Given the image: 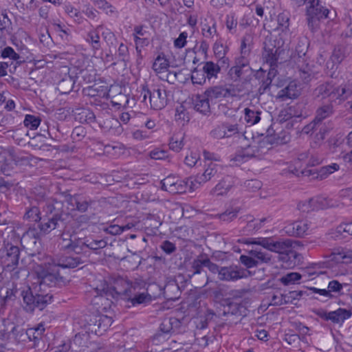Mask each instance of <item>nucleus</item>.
Segmentation results:
<instances>
[{
  "mask_svg": "<svg viewBox=\"0 0 352 352\" xmlns=\"http://www.w3.org/2000/svg\"><path fill=\"white\" fill-rule=\"evenodd\" d=\"M44 215L38 224V232L33 234L34 238L40 239L56 229L63 228L71 217L64 202L57 199L46 201L43 206Z\"/></svg>",
  "mask_w": 352,
  "mask_h": 352,
  "instance_id": "1",
  "label": "nucleus"
},
{
  "mask_svg": "<svg viewBox=\"0 0 352 352\" xmlns=\"http://www.w3.org/2000/svg\"><path fill=\"white\" fill-rule=\"evenodd\" d=\"M18 297L23 299V307L27 312H33L36 309L43 310L50 302L51 296L41 291L40 287H30L21 286L19 288L12 283V287L7 288L6 295L3 296V303L14 300Z\"/></svg>",
  "mask_w": 352,
  "mask_h": 352,
  "instance_id": "2",
  "label": "nucleus"
},
{
  "mask_svg": "<svg viewBox=\"0 0 352 352\" xmlns=\"http://www.w3.org/2000/svg\"><path fill=\"white\" fill-rule=\"evenodd\" d=\"M249 243L260 245L270 251L279 253L280 255V259L284 263H285V266L288 267L295 266L296 260H298L300 256V254L291 250L293 241L289 239L274 240L272 238L261 237L253 239Z\"/></svg>",
  "mask_w": 352,
  "mask_h": 352,
  "instance_id": "3",
  "label": "nucleus"
},
{
  "mask_svg": "<svg viewBox=\"0 0 352 352\" xmlns=\"http://www.w3.org/2000/svg\"><path fill=\"white\" fill-rule=\"evenodd\" d=\"M62 270L54 262L49 263L48 265L37 272L38 283L34 285L33 287H40L41 291L48 296H51L49 305L53 301V295L47 292L43 287H54L61 289L67 286L69 282L67 277L65 276Z\"/></svg>",
  "mask_w": 352,
  "mask_h": 352,
  "instance_id": "4",
  "label": "nucleus"
},
{
  "mask_svg": "<svg viewBox=\"0 0 352 352\" xmlns=\"http://www.w3.org/2000/svg\"><path fill=\"white\" fill-rule=\"evenodd\" d=\"M352 95V89L346 85H338L333 81L318 85L314 91V98L319 100L328 99V102L340 104Z\"/></svg>",
  "mask_w": 352,
  "mask_h": 352,
  "instance_id": "5",
  "label": "nucleus"
},
{
  "mask_svg": "<svg viewBox=\"0 0 352 352\" xmlns=\"http://www.w3.org/2000/svg\"><path fill=\"white\" fill-rule=\"evenodd\" d=\"M141 88L140 97L142 98V102L146 106L149 104L152 109L160 110L167 105V93L164 86H153L148 88V85L144 84Z\"/></svg>",
  "mask_w": 352,
  "mask_h": 352,
  "instance_id": "6",
  "label": "nucleus"
},
{
  "mask_svg": "<svg viewBox=\"0 0 352 352\" xmlns=\"http://www.w3.org/2000/svg\"><path fill=\"white\" fill-rule=\"evenodd\" d=\"M20 255L19 246L9 241H3L0 248V265L7 272L14 271L19 265Z\"/></svg>",
  "mask_w": 352,
  "mask_h": 352,
  "instance_id": "7",
  "label": "nucleus"
},
{
  "mask_svg": "<svg viewBox=\"0 0 352 352\" xmlns=\"http://www.w3.org/2000/svg\"><path fill=\"white\" fill-rule=\"evenodd\" d=\"M307 8V23L312 32L319 28L320 21L329 18V10L323 7L319 0H309Z\"/></svg>",
  "mask_w": 352,
  "mask_h": 352,
  "instance_id": "8",
  "label": "nucleus"
},
{
  "mask_svg": "<svg viewBox=\"0 0 352 352\" xmlns=\"http://www.w3.org/2000/svg\"><path fill=\"white\" fill-rule=\"evenodd\" d=\"M280 43V40L274 39L271 36H267L263 42L262 58L270 67L277 66L279 56L283 51Z\"/></svg>",
  "mask_w": 352,
  "mask_h": 352,
  "instance_id": "9",
  "label": "nucleus"
},
{
  "mask_svg": "<svg viewBox=\"0 0 352 352\" xmlns=\"http://www.w3.org/2000/svg\"><path fill=\"white\" fill-rule=\"evenodd\" d=\"M252 275L250 270L240 265L232 264L221 267L219 274V280L225 282H236L240 279L247 278Z\"/></svg>",
  "mask_w": 352,
  "mask_h": 352,
  "instance_id": "10",
  "label": "nucleus"
},
{
  "mask_svg": "<svg viewBox=\"0 0 352 352\" xmlns=\"http://www.w3.org/2000/svg\"><path fill=\"white\" fill-rule=\"evenodd\" d=\"M68 204L80 212H85L89 208L96 210L100 207V199H92L84 193H76L69 197Z\"/></svg>",
  "mask_w": 352,
  "mask_h": 352,
  "instance_id": "11",
  "label": "nucleus"
},
{
  "mask_svg": "<svg viewBox=\"0 0 352 352\" xmlns=\"http://www.w3.org/2000/svg\"><path fill=\"white\" fill-rule=\"evenodd\" d=\"M315 314L324 321H331L333 324H342L344 320L352 316L349 309L338 308L335 311H327L323 309L314 311Z\"/></svg>",
  "mask_w": 352,
  "mask_h": 352,
  "instance_id": "12",
  "label": "nucleus"
},
{
  "mask_svg": "<svg viewBox=\"0 0 352 352\" xmlns=\"http://www.w3.org/2000/svg\"><path fill=\"white\" fill-rule=\"evenodd\" d=\"M133 290L135 288L128 280L118 278L115 280L113 285L107 289L106 294L109 293L114 298L126 300L129 293Z\"/></svg>",
  "mask_w": 352,
  "mask_h": 352,
  "instance_id": "13",
  "label": "nucleus"
},
{
  "mask_svg": "<svg viewBox=\"0 0 352 352\" xmlns=\"http://www.w3.org/2000/svg\"><path fill=\"white\" fill-rule=\"evenodd\" d=\"M204 94L211 102H216L223 98L236 96V91L232 85H230L229 87L216 85L208 88Z\"/></svg>",
  "mask_w": 352,
  "mask_h": 352,
  "instance_id": "14",
  "label": "nucleus"
},
{
  "mask_svg": "<svg viewBox=\"0 0 352 352\" xmlns=\"http://www.w3.org/2000/svg\"><path fill=\"white\" fill-rule=\"evenodd\" d=\"M221 167L213 162H205L204 170L201 173H197L195 182L199 184H204L208 181L216 180L220 177Z\"/></svg>",
  "mask_w": 352,
  "mask_h": 352,
  "instance_id": "15",
  "label": "nucleus"
},
{
  "mask_svg": "<svg viewBox=\"0 0 352 352\" xmlns=\"http://www.w3.org/2000/svg\"><path fill=\"white\" fill-rule=\"evenodd\" d=\"M52 262L63 270L76 268L82 264L85 260L82 259L79 256H74L70 252H65L56 256L52 260Z\"/></svg>",
  "mask_w": 352,
  "mask_h": 352,
  "instance_id": "16",
  "label": "nucleus"
},
{
  "mask_svg": "<svg viewBox=\"0 0 352 352\" xmlns=\"http://www.w3.org/2000/svg\"><path fill=\"white\" fill-rule=\"evenodd\" d=\"M245 311L246 309L241 302L229 298L224 300L223 305V316H242L245 315Z\"/></svg>",
  "mask_w": 352,
  "mask_h": 352,
  "instance_id": "17",
  "label": "nucleus"
},
{
  "mask_svg": "<svg viewBox=\"0 0 352 352\" xmlns=\"http://www.w3.org/2000/svg\"><path fill=\"white\" fill-rule=\"evenodd\" d=\"M275 143H278L276 138L267 135L259 142L258 146L250 144L241 148L244 151L248 159L250 160L260 155V148H263L265 144L272 145Z\"/></svg>",
  "mask_w": 352,
  "mask_h": 352,
  "instance_id": "18",
  "label": "nucleus"
},
{
  "mask_svg": "<svg viewBox=\"0 0 352 352\" xmlns=\"http://www.w3.org/2000/svg\"><path fill=\"white\" fill-rule=\"evenodd\" d=\"M291 173L299 177L300 175L302 176H307V177H311L312 179H317L320 180H322L325 178H327L329 175V172H328V168H327L326 166H322L318 168H311V169H307L305 168L302 170H298L296 168L290 170Z\"/></svg>",
  "mask_w": 352,
  "mask_h": 352,
  "instance_id": "19",
  "label": "nucleus"
},
{
  "mask_svg": "<svg viewBox=\"0 0 352 352\" xmlns=\"http://www.w3.org/2000/svg\"><path fill=\"white\" fill-rule=\"evenodd\" d=\"M309 224L307 221H296L292 223L288 224L285 227V232L290 235L296 237H302L307 234Z\"/></svg>",
  "mask_w": 352,
  "mask_h": 352,
  "instance_id": "20",
  "label": "nucleus"
},
{
  "mask_svg": "<svg viewBox=\"0 0 352 352\" xmlns=\"http://www.w3.org/2000/svg\"><path fill=\"white\" fill-rule=\"evenodd\" d=\"M72 112L75 120L80 123L92 124L96 122V117L89 108L78 107Z\"/></svg>",
  "mask_w": 352,
  "mask_h": 352,
  "instance_id": "21",
  "label": "nucleus"
},
{
  "mask_svg": "<svg viewBox=\"0 0 352 352\" xmlns=\"http://www.w3.org/2000/svg\"><path fill=\"white\" fill-rule=\"evenodd\" d=\"M351 55L352 44L343 43L335 47L331 58L334 64H340L344 58Z\"/></svg>",
  "mask_w": 352,
  "mask_h": 352,
  "instance_id": "22",
  "label": "nucleus"
},
{
  "mask_svg": "<svg viewBox=\"0 0 352 352\" xmlns=\"http://www.w3.org/2000/svg\"><path fill=\"white\" fill-rule=\"evenodd\" d=\"M152 300L151 295L148 292H135V289L131 292L126 299L133 307L146 306L151 302Z\"/></svg>",
  "mask_w": 352,
  "mask_h": 352,
  "instance_id": "23",
  "label": "nucleus"
},
{
  "mask_svg": "<svg viewBox=\"0 0 352 352\" xmlns=\"http://www.w3.org/2000/svg\"><path fill=\"white\" fill-rule=\"evenodd\" d=\"M300 94V90L297 82L295 80H292L285 88L278 92L277 98L281 101H285L287 99L296 98Z\"/></svg>",
  "mask_w": 352,
  "mask_h": 352,
  "instance_id": "24",
  "label": "nucleus"
},
{
  "mask_svg": "<svg viewBox=\"0 0 352 352\" xmlns=\"http://www.w3.org/2000/svg\"><path fill=\"white\" fill-rule=\"evenodd\" d=\"M347 286L346 283H341L338 280H331L328 283L326 291L329 294L327 296L328 301L338 299L344 294V287Z\"/></svg>",
  "mask_w": 352,
  "mask_h": 352,
  "instance_id": "25",
  "label": "nucleus"
},
{
  "mask_svg": "<svg viewBox=\"0 0 352 352\" xmlns=\"http://www.w3.org/2000/svg\"><path fill=\"white\" fill-rule=\"evenodd\" d=\"M335 113V109L333 103L331 102H323L319 106L315 114L314 120L318 123H322V121L331 117Z\"/></svg>",
  "mask_w": 352,
  "mask_h": 352,
  "instance_id": "26",
  "label": "nucleus"
},
{
  "mask_svg": "<svg viewBox=\"0 0 352 352\" xmlns=\"http://www.w3.org/2000/svg\"><path fill=\"white\" fill-rule=\"evenodd\" d=\"M96 123L98 124V126L104 133H114L115 132H118L120 133L122 131L119 121L113 118H108L99 121L96 120Z\"/></svg>",
  "mask_w": 352,
  "mask_h": 352,
  "instance_id": "27",
  "label": "nucleus"
},
{
  "mask_svg": "<svg viewBox=\"0 0 352 352\" xmlns=\"http://www.w3.org/2000/svg\"><path fill=\"white\" fill-rule=\"evenodd\" d=\"M233 185L232 178L229 175H226L212 189L211 192L217 195H223L231 189Z\"/></svg>",
  "mask_w": 352,
  "mask_h": 352,
  "instance_id": "28",
  "label": "nucleus"
},
{
  "mask_svg": "<svg viewBox=\"0 0 352 352\" xmlns=\"http://www.w3.org/2000/svg\"><path fill=\"white\" fill-rule=\"evenodd\" d=\"M70 253L74 256H79L82 259L87 258L89 254L83 238L77 236L74 239Z\"/></svg>",
  "mask_w": 352,
  "mask_h": 352,
  "instance_id": "29",
  "label": "nucleus"
},
{
  "mask_svg": "<svg viewBox=\"0 0 352 352\" xmlns=\"http://www.w3.org/2000/svg\"><path fill=\"white\" fill-rule=\"evenodd\" d=\"M210 101L204 93L203 95L198 94L194 100V108L197 111L206 115L210 112Z\"/></svg>",
  "mask_w": 352,
  "mask_h": 352,
  "instance_id": "30",
  "label": "nucleus"
},
{
  "mask_svg": "<svg viewBox=\"0 0 352 352\" xmlns=\"http://www.w3.org/2000/svg\"><path fill=\"white\" fill-rule=\"evenodd\" d=\"M103 28V25H99L87 33L86 41L91 45L94 51L99 50L101 48L99 31Z\"/></svg>",
  "mask_w": 352,
  "mask_h": 352,
  "instance_id": "31",
  "label": "nucleus"
},
{
  "mask_svg": "<svg viewBox=\"0 0 352 352\" xmlns=\"http://www.w3.org/2000/svg\"><path fill=\"white\" fill-rule=\"evenodd\" d=\"M19 120H16L15 116L10 113H0V131L7 129L10 130L15 127Z\"/></svg>",
  "mask_w": 352,
  "mask_h": 352,
  "instance_id": "32",
  "label": "nucleus"
},
{
  "mask_svg": "<svg viewBox=\"0 0 352 352\" xmlns=\"http://www.w3.org/2000/svg\"><path fill=\"white\" fill-rule=\"evenodd\" d=\"M311 201L315 206L316 210H324L337 206L336 201L335 200L323 196L313 197L311 198Z\"/></svg>",
  "mask_w": 352,
  "mask_h": 352,
  "instance_id": "33",
  "label": "nucleus"
},
{
  "mask_svg": "<svg viewBox=\"0 0 352 352\" xmlns=\"http://www.w3.org/2000/svg\"><path fill=\"white\" fill-rule=\"evenodd\" d=\"M179 287L177 284L174 283H167L162 290L164 298L168 300H175L180 295Z\"/></svg>",
  "mask_w": 352,
  "mask_h": 352,
  "instance_id": "34",
  "label": "nucleus"
},
{
  "mask_svg": "<svg viewBox=\"0 0 352 352\" xmlns=\"http://www.w3.org/2000/svg\"><path fill=\"white\" fill-rule=\"evenodd\" d=\"M77 236L75 234H71L69 233H63L60 235L58 245L59 249L65 252H70L74 242V239Z\"/></svg>",
  "mask_w": 352,
  "mask_h": 352,
  "instance_id": "35",
  "label": "nucleus"
},
{
  "mask_svg": "<svg viewBox=\"0 0 352 352\" xmlns=\"http://www.w3.org/2000/svg\"><path fill=\"white\" fill-rule=\"evenodd\" d=\"M83 239L86 242L88 254H89V250L97 253L98 250L102 249L107 245V242L104 239H94L91 236H85L83 237Z\"/></svg>",
  "mask_w": 352,
  "mask_h": 352,
  "instance_id": "36",
  "label": "nucleus"
},
{
  "mask_svg": "<svg viewBox=\"0 0 352 352\" xmlns=\"http://www.w3.org/2000/svg\"><path fill=\"white\" fill-rule=\"evenodd\" d=\"M351 258L349 255L346 254L344 252H333L329 256V260L325 264V266L323 267L330 268L332 267L333 265L329 262H334L336 263H349L351 262Z\"/></svg>",
  "mask_w": 352,
  "mask_h": 352,
  "instance_id": "37",
  "label": "nucleus"
},
{
  "mask_svg": "<svg viewBox=\"0 0 352 352\" xmlns=\"http://www.w3.org/2000/svg\"><path fill=\"white\" fill-rule=\"evenodd\" d=\"M308 49V41L305 37L299 38L298 43L296 46L295 52L298 56L297 63L306 61L305 56Z\"/></svg>",
  "mask_w": 352,
  "mask_h": 352,
  "instance_id": "38",
  "label": "nucleus"
},
{
  "mask_svg": "<svg viewBox=\"0 0 352 352\" xmlns=\"http://www.w3.org/2000/svg\"><path fill=\"white\" fill-rule=\"evenodd\" d=\"M206 78L210 80L212 78H217V74L221 71V67L219 64H216L212 61H206L202 69Z\"/></svg>",
  "mask_w": 352,
  "mask_h": 352,
  "instance_id": "39",
  "label": "nucleus"
},
{
  "mask_svg": "<svg viewBox=\"0 0 352 352\" xmlns=\"http://www.w3.org/2000/svg\"><path fill=\"white\" fill-rule=\"evenodd\" d=\"M240 208L238 206L229 207L223 212L217 214V217L220 221L229 223L237 217Z\"/></svg>",
  "mask_w": 352,
  "mask_h": 352,
  "instance_id": "40",
  "label": "nucleus"
},
{
  "mask_svg": "<svg viewBox=\"0 0 352 352\" xmlns=\"http://www.w3.org/2000/svg\"><path fill=\"white\" fill-rule=\"evenodd\" d=\"M290 14L288 12H283L277 16V27L276 30L282 32L289 31Z\"/></svg>",
  "mask_w": 352,
  "mask_h": 352,
  "instance_id": "41",
  "label": "nucleus"
},
{
  "mask_svg": "<svg viewBox=\"0 0 352 352\" xmlns=\"http://www.w3.org/2000/svg\"><path fill=\"white\" fill-rule=\"evenodd\" d=\"M215 316V314L214 311L211 309H208L204 315L200 316L198 317L196 320L195 321L196 324L197 329H206L208 326V323L210 321H211L214 316Z\"/></svg>",
  "mask_w": 352,
  "mask_h": 352,
  "instance_id": "42",
  "label": "nucleus"
},
{
  "mask_svg": "<svg viewBox=\"0 0 352 352\" xmlns=\"http://www.w3.org/2000/svg\"><path fill=\"white\" fill-rule=\"evenodd\" d=\"M315 130L316 131L313 134V140L316 145H320L324 140L329 130L326 124L324 123H318Z\"/></svg>",
  "mask_w": 352,
  "mask_h": 352,
  "instance_id": "43",
  "label": "nucleus"
},
{
  "mask_svg": "<svg viewBox=\"0 0 352 352\" xmlns=\"http://www.w3.org/2000/svg\"><path fill=\"white\" fill-rule=\"evenodd\" d=\"M256 78H263L261 82V85L258 88V93L261 95L265 94L272 84V79L265 77V71L262 68L258 70L255 74Z\"/></svg>",
  "mask_w": 352,
  "mask_h": 352,
  "instance_id": "44",
  "label": "nucleus"
},
{
  "mask_svg": "<svg viewBox=\"0 0 352 352\" xmlns=\"http://www.w3.org/2000/svg\"><path fill=\"white\" fill-rule=\"evenodd\" d=\"M0 31L2 34H10L12 32V23L6 10L1 12L0 15Z\"/></svg>",
  "mask_w": 352,
  "mask_h": 352,
  "instance_id": "45",
  "label": "nucleus"
},
{
  "mask_svg": "<svg viewBox=\"0 0 352 352\" xmlns=\"http://www.w3.org/2000/svg\"><path fill=\"white\" fill-rule=\"evenodd\" d=\"M260 114L261 111H259L251 109L250 108H245L244 109V119L250 126L254 125L260 121Z\"/></svg>",
  "mask_w": 352,
  "mask_h": 352,
  "instance_id": "46",
  "label": "nucleus"
},
{
  "mask_svg": "<svg viewBox=\"0 0 352 352\" xmlns=\"http://www.w3.org/2000/svg\"><path fill=\"white\" fill-rule=\"evenodd\" d=\"M23 218L30 222H38L39 224L43 219L38 207L32 206L27 209Z\"/></svg>",
  "mask_w": 352,
  "mask_h": 352,
  "instance_id": "47",
  "label": "nucleus"
},
{
  "mask_svg": "<svg viewBox=\"0 0 352 352\" xmlns=\"http://www.w3.org/2000/svg\"><path fill=\"white\" fill-rule=\"evenodd\" d=\"M302 277V275L298 272H289L282 276L278 280L283 285L288 286L297 283Z\"/></svg>",
  "mask_w": 352,
  "mask_h": 352,
  "instance_id": "48",
  "label": "nucleus"
},
{
  "mask_svg": "<svg viewBox=\"0 0 352 352\" xmlns=\"http://www.w3.org/2000/svg\"><path fill=\"white\" fill-rule=\"evenodd\" d=\"M0 54L1 57L4 59L8 58L15 61L25 62L23 58L10 46H7L1 50Z\"/></svg>",
  "mask_w": 352,
  "mask_h": 352,
  "instance_id": "49",
  "label": "nucleus"
},
{
  "mask_svg": "<svg viewBox=\"0 0 352 352\" xmlns=\"http://www.w3.org/2000/svg\"><path fill=\"white\" fill-rule=\"evenodd\" d=\"M272 219L270 217L261 218L259 220L252 219V217H247V229L250 231H257L264 225L265 222H269Z\"/></svg>",
  "mask_w": 352,
  "mask_h": 352,
  "instance_id": "50",
  "label": "nucleus"
},
{
  "mask_svg": "<svg viewBox=\"0 0 352 352\" xmlns=\"http://www.w3.org/2000/svg\"><path fill=\"white\" fill-rule=\"evenodd\" d=\"M169 318H164L159 327V332L153 336V340H160L163 334L173 333Z\"/></svg>",
  "mask_w": 352,
  "mask_h": 352,
  "instance_id": "51",
  "label": "nucleus"
},
{
  "mask_svg": "<svg viewBox=\"0 0 352 352\" xmlns=\"http://www.w3.org/2000/svg\"><path fill=\"white\" fill-rule=\"evenodd\" d=\"M307 291L311 294H318V296H311V298L317 300L323 303L328 302L327 296L329 294L326 291V289H318L314 287H307Z\"/></svg>",
  "mask_w": 352,
  "mask_h": 352,
  "instance_id": "52",
  "label": "nucleus"
},
{
  "mask_svg": "<svg viewBox=\"0 0 352 352\" xmlns=\"http://www.w3.org/2000/svg\"><path fill=\"white\" fill-rule=\"evenodd\" d=\"M204 267H206V254H200L192 262V274H201Z\"/></svg>",
  "mask_w": 352,
  "mask_h": 352,
  "instance_id": "53",
  "label": "nucleus"
},
{
  "mask_svg": "<svg viewBox=\"0 0 352 352\" xmlns=\"http://www.w3.org/2000/svg\"><path fill=\"white\" fill-rule=\"evenodd\" d=\"M248 160H250L242 148L237 150L234 155L230 156V162L233 166H239Z\"/></svg>",
  "mask_w": 352,
  "mask_h": 352,
  "instance_id": "54",
  "label": "nucleus"
},
{
  "mask_svg": "<svg viewBox=\"0 0 352 352\" xmlns=\"http://www.w3.org/2000/svg\"><path fill=\"white\" fill-rule=\"evenodd\" d=\"M168 66V60L164 56L158 55L153 64V69L154 71L159 73L167 69Z\"/></svg>",
  "mask_w": 352,
  "mask_h": 352,
  "instance_id": "55",
  "label": "nucleus"
},
{
  "mask_svg": "<svg viewBox=\"0 0 352 352\" xmlns=\"http://www.w3.org/2000/svg\"><path fill=\"white\" fill-rule=\"evenodd\" d=\"M298 67L300 72V77L305 82H308L311 80V77L314 74V72L311 69L308 63L305 64L302 63H298Z\"/></svg>",
  "mask_w": 352,
  "mask_h": 352,
  "instance_id": "56",
  "label": "nucleus"
},
{
  "mask_svg": "<svg viewBox=\"0 0 352 352\" xmlns=\"http://www.w3.org/2000/svg\"><path fill=\"white\" fill-rule=\"evenodd\" d=\"M116 62H126L129 60V52L127 45L121 43L118 47V51L115 54Z\"/></svg>",
  "mask_w": 352,
  "mask_h": 352,
  "instance_id": "57",
  "label": "nucleus"
},
{
  "mask_svg": "<svg viewBox=\"0 0 352 352\" xmlns=\"http://www.w3.org/2000/svg\"><path fill=\"white\" fill-rule=\"evenodd\" d=\"M249 71L241 67L240 66L234 65L228 72V76L234 82L237 81L244 74Z\"/></svg>",
  "mask_w": 352,
  "mask_h": 352,
  "instance_id": "58",
  "label": "nucleus"
},
{
  "mask_svg": "<svg viewBox=\"0 0 352 352\" xmlns=\"http://www.w3.org/2000/svg\"><path fill=\"white\" fill-rule=\"evenodd\" d=\"M237 24V18L236 16L235 12H231L226 15V28L228 29L230 33H236Z\"/></svg>",
  "mask_w": 352,
  "mask_h": 352,
  "instance_id": "59",
  "label": "nucleus"
},
{
  "mask_svg": "<svg viewBox=\"0 0 352 352\" xmlns=\"http://www.w3.org/2000/svg\"><path fill=\"white\" fill-rule=\"evenodd\" d=\"M249 254L252 257L254 258L256 261H258V263H268L271 261V256L270 254L262 252L258 250H252L249 252Z\"/></svg>",
  "mask_w": 352,
  "mask_h": 352,
  "instance_id": "60",
  "label": "nucleus"
},
{
  "mask_svg": "<svg viewBox=\"0 0 352 352\" xmlns=\"http://www.w3.org/2000/svg\"><path fill=\"white\" fill-rule=\"evenodd\" d=\"M102 37L109 47H115L116 46L118 43L117 38L110 29L106 28L102 32Z\"/></svg>",
  "mask_w": 352,
  "mask_h": 352,
  "instance_id": "61",
  "label": "nucleus"
},
{
  "mask_svg": "<svg viewBox=\"0 0 352 352\" xmlns=\"http://www.w3.org/2000/svg\"><path fill=\"white\" fill-rule=\"evenodd\" d=\"M184 137L179 135H174L170 140L169 148L170 149L179 152L184 146L183 142Z\"/></svg>",
  "mask_w": 352,
  "mask_h": 352,
  "instance_id": "62",
  "label": "nucleus"
},
{
  "mask_svg": "<svg viewBox=\"0 0 352 352\" xmlns=\"http://www.w3.org/2000/svg\"><path fill=\"white\" fill-rule=\"evenodd\" d=\"M206 78L203 70H198L197 67L192 70L191 80L193 84L203 85L206 82Z\"/></svg>",
  "mask_w": 352,
  "mask_h": 352,
  "instance_id": "63",
  "label": "nucleus"
},
{
  "mask_svg": "<svg viewBox=\"0 0 352 352\" xmlns=\"http://www.w3.org/2000/svg\"><path fill=\"white\" fill-rule=\"evenodd\" d=\"M24 125L31 130L38 128L41 123V119L38 116L33 115H26L23 120Z\"/></svg>",
  "mask_w": 352,
  "mask_h": 352,
  "instance_id": "64",
  "label": "nucleus"
}]
</instances>
